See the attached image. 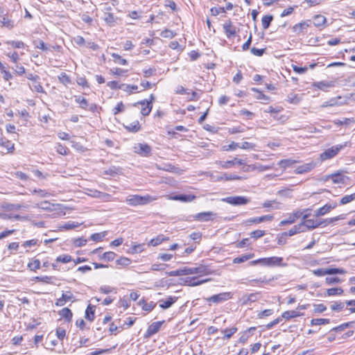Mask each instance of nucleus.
<instances>
[{"label":"nucleus","instance_id":"nucleus-1","mask_svg":"<svg viewBox=\"0 0 355 355\" xmlns=\"http://www.w3.org/2000/svg\"><path fill=\"white\" fill-rule=\"evenodd\" d=\"M283 258L279 257H272L267 258H261L257 260L252 261L249 263L250 266L261 265L263 266L274 267L285 266L282 264Z\"/></svg>","mask_w":355,"mask_h":355},{"label":"nucleus","instance_id":"nucleus-2","mask_svg":"<svg viewBox=\"0 0 355 355\" xmlns=\"http://www.w3.org/2000/svg\"><path fill=\"white\" fill-rule=\"evenodd\" d=\"M154 200H155V198L151 197L149 195H146L145 196L134 195L127 198L126 202L129 205L137 206L146 205L150 202H152Z\"/></svg>","mask_w":355,"mask_h":355},{"label":"nucleus","instance_id":"nucleus-3","mask_svg":"<svg viewBox=\"0 0 355 355\" xmlns=\"http://www.w3.org/2000/svg\"><path fill=\"white\" fill-rule=\"evenodd\" d=\"M183 275L196 274L198 277L210 274V270L204 265H200L197 267H184L182 268Z\"/></svg>","mask_w":355,"mask_h":355},{"label":"nucleus","instance_id":"nucleus-4","mask_svg":"<svg viewBox=\"0 0 355 355\" xmlns=\"http://www.w3.org/2000/svg\"><path fill=\"white\" fill-rule=\"evenodd\" d=\"M347 146V142L344 143L343 144L337 145L335 146H332L327 150H325L323 153H322L320 155V159L322 161H324L327 159H329L335 157L339 151L346 147Z\"/></svg>","mask_w":355,"mask_h":355},{"label":"nucleus","instance_id":"nucleus-5","mask_svg":"<svg viewBox=\"0 0 355 355\" xmlns=\"http://www.w3.org/2000/svg\"><path fill=\"white\" fill-rule=\"evenodd\" d=\"M233 297V293L231 292H223L214 295L209 297L205 298L206 302L215 304L222 303Z\"/></svg>","mask_w":355,"mask_h":355},{"label":"nucleus","instance_id":"nucleus-6","mask_svg":"<svg viewBox=\"0 0 355 355\" xmlns=\"http://www.w3.org/2000/svg\"><path fill=\"white\" fill-rule=\"evenodd\" d=\"M151 147L147 144L138 143L133 146V151L141 157H149L151 155Z\"/></svg>","mask_w":355,"mask_h":355},{"label":"nucleus","instance_id":"nucleus-7","mask_svg":"<svg viewBox=\"0 0 355 355\" xmlns=\"http://www.w3.org/2000/svg\"><path fill=\"white\" fill-rule=\"evenodd\" d=\"M222 200L234 206L246 205L250 202L248 198L240 196H229L223 198Z\"/></svg>","mask_w":355,"mask_h":355},{"label":"nucleus","instance_id":"nucleus-8","mask_svg":"<svg viewBox=\"0 0 355 355\" xmlns=\"http://www.w3.org/2000/svg\"><path fill=\"white\" fill-rule=\"evenodd\" d=\"M259 295L258 293L244 294L239 299L238 303L241 306L250 305L252 302H257L259 300Z\"/></svg>","mask_w":355,"mask_h":355},{"label":"nucleus","instance_id":"nucleus-9","mask_svg":"<svg viewBox=\"0 0 355 355\" xmlns=\"http://www.w3.org/2000/svg\"><path fill=\"white\" fill-rule=\"evenodd\" d=\"M180 280L182 281V284H184L185 286H197L201 285L205 282H207L208 281H209V279H205L199 280L198 277H184V278H181Z\"/></svg>","mask_w":355,"mask_h":355},{"label":"nucleus","instance_id":"nucleus-10","mask_svg":"<svg viewBox=\"0 0 355 355\" xmlns=\"http://www.w3.org/2000/svg\"><path fill=\"white\" fill-rule=\"evenodd\" d=\"M216 216V214L212 212V211H205V212H200L196 215H194L193 217L194 220L200 221V222H207L212 220L215 218Z\"/></svg>","mask_w":355,"mask_h":355},{"label":"nucleus","instance_id":"nucleus-11","mask_svg":"<svg viewBox=\"0 0 355 355\" xmlns=\"http://www.w3.org/2000/svg\"><path fill=\"white\" fill-rule=\"evenodd\" d=\"M164 322V320L163 321H158L152 323L150 325L148 326L146 332L144 334L145 338H149L153 335L155 334L159 331L160 329L162 324Z\"/></svg>","mask_w":355,"mask_h":355},{"label":"nucleus","instance_id":"nucleus-12","mask_svg":"<svg viewBox=\"0 0 355 355\" xmlns=\"http://www.w3.org/2000/svg\"><path fill=\"white\" fill-rule=\"evenodd\" d=\"M336 85V80H322L320 82H315L313 86L320 90L326 91L327 88L334 87Z\"/></svg>","mask_w":355,"mask_h":355},{"label":"nucleus","instance_id":"nucleus-13","mask_svg":"<svg viewBox=\"0 0 355 355\" xmlns=\"http://www.w3.org/2000/svg\"><path fill=\"white\" fill-rule=\"evenodd\" d=\"M178 297L175 296H168L165 300L162 299L159 300V306L163 309H167L170 308L176 301Z\"/></svg>","mask_w":355,"mask_h":355},{"label":"nucleus","instance_id":"nucleus-14","mask_svg":"<svg viewBox=\"0 0 355 355\" xmlns=\"http://www.w3.org/2000/svg\"><path fill=\"white\" fill-rule=\"evenodd\" d=\"M137 104L141 105V114L144 116H148L152 110L153 105H150V102H148V100H144L139 101L134 104L136 106Z\"/></svg>","mask_w":355,"mask_h":355},{"label":"nucleus","instance_id":"nucleus-15","mask_svg":"<svg viewBox=\"0 0 355 355\" xmlns=\"http://www.w3.org/2000/svg\"><path fill=\"white\" fill-rule=\"evenodd\" d=\"M224 32L227 38L234 37L236 33V28L232 25V21H229L223 24Z\"/></svg>","mask_w":355,"mask_h":355},{"label":"nucleus","instance_id":"nucleus-16","mask_svg":"<svg viewBox=\"0 0 355 355\" xmlns=\"http://www.w3.org/2000/svg\"><path fill=\"white\" fill-rule=\"evenodd\" d=\"M244 163L245 162L243 159H238V158H234L232 160H229V161H226V162H222V161L217 162V164H219L223 168H230L232 167V166H234L235 164H238L239 165H243V164H244Z\"/></svg>","mask_w":355,"mask_h":355},{"label":"nucleus","instance_id":"nucleus-17","mask_svg":"<svg viewBox=\"0 0 355 355\" xmlns=\"http://www.w3.org/2000/svg\"><path fill=\"white\" fill-rule=\"evenodd\" d=\"M315 164L313 162L304 164L297 166L295 170V173L296 174H303L307 173L311 171L315 167Z\"/></svg>","mask_w":355,"mask_h":355},{"label":"nucleus","instance_id":"nucleus-18","mask_svg":"<svg viewBox=\"0 0 355 355\" xmlns=\"http://www.w3.org/2000/svg\"><path fill=\"white\" fill-rule=\"evenodd\" d=\"M310 24L311 21L309 20L297 24L293 27V32L297 34L304 33L310 26Z\"/></svg>","mask_w":355,"mask_h":355},{"label":"nucleus","instance_id":"nucleus-19","mask_svg":"<svg viewBox=\"0 0 355 355\" xmlns=\"http://www.w3.org/2000/svg\"><path fill=\"white\" fill-rule=\"evenodd\" d=\"M300 223L302 224L304 228H305V232L307 230H313L320 227L319 220L314 219H307Z\"/></svg>","mask_w":355,"mask_h":355},{"label":"nucleus","instance_id":"nucleus-20","mask_svg":"<svg viewBox=\"0 0 355 355\" xmlns=\"http://www.w3.org/2000/svg\"><path fill=\"white\" fill-rule=\"evenodd\" d=\"M196 198V196L191 194H180V195H175L172 197H171V200H179L181 202H191Z\"/></svg>","mask_w":355,"mask_h":355},{"label":"nucleus","instance_id":"nucleus-21","mask_svg":"<svg viewBox=\"0 0 355 355\" xmlns=\"http://www.w3.org/2000/svg\"><path fill=\"white\" fill-rule=\"evenodd\" d=\"M249 169L251 171H257L259 172H263L267 170L273 168V165H262L259 163H256L248 166Z\"/></svg>","mask_w":355,"mask_h":355},{"label":"nucleus","instance_id":"nucleus-22","mask_svg":"<svg viewBox=\"0 0 355 355\" xmlns=\"http://www.w3.org/2000/svg\"><path fill=\"white\" fill-rule=\"evenodd\" d=\"M156 168L159 170L171 172V173H178V168L175 167L171 163L163 164H156Z\"/></svg>","mask_w":355,"mask_h":355},{"label":"nucleus","instance_id":"nucleus-23","mask_svg":"<svg viewBox=\"0 0 355 355\" xmlns=\"http://www.w3.org/2000/svg\"><path fill=\"white\" fill-rule=\"evenodd\" d=\"M345 216V214H341V215H339L336 217L324 219L321 221H319L320 226L325 227V226L328 225L329 224H331V223H334L336 221H338L339 220L344 219Z\"/></svg>","mask_w":355,"mask_h":355},{"label":"nucleus","instance_id":"nucleus-24","mask_svg":"<svg viewBox=\"0 0 355 355\" xmlns=\"http://www.w3.org/2000/svg\"><path fill=\"white\" fill-rule=\"evenodd\" d=\"M305 228H304V226L302 224L300 223L297 225H295L293 227H292L291 230H289L288 232H284V234L286 236H293L297 233L300 232H304Z\"/></svg>","mask_w":355,"mask_h":355},{"label":"nucleus","instance_id":"nucleus-25","mask_svg":"<svg viewBox=\"0 0 355 355\" xmlns=\"http://www.w3.org/2000/svg\"><path fill=\"white\" fill-rule=\"evenodd\" d=\"M139 305L141 306L143 310L150 311L156 306V303L153 301L147 302L146 300L143 298L139 300Z\"/></svg>","mask_w":355,"mask_h":355},{"label":"nucleus","instance_id":"nucleus-26","mask_svg":"<svg viewBox=\"0 0 355 355\" xmlns=\"http://www.w3.org/2000/svg\"><path fill=\"white\" fill-rule=\"evenodd\" d=\"M303 313H300L295 310L286 311L282 313V318L286 320H290L291 318H297L303 315Z\"/></svg>","mask_w":355,"mask_h":355},{"label":"nucleus","instance_id":"nucleus-27","mask_svg":"<svg viewBox=\"0 0 355 355\" xmlns=\"http://www.w3.org/2000/svg\"><path fill=\"white\" fill-rule=\"evenodd\" d=\"M335 206H331L330 204H326L323 207H320L318 210L315 211V216H324L326 214L329 213L331 209H334Z\"/></svg>","mask_w":355,"mask_h":355},{"label":"nucleus","instance_id":"nucleus-28","mask_svg":"<svg viewBox=\"0 0 355 355\" xmlns=\"http://www.w3.org/2000/svg\"><path fill=\"white\" fill-rule=\"evenodd\" d=\"M107 85L112 89H120L123 91H128L129 88L128 84H121L119 85L116 81H110L107 83Z\"/></svg>","mask_w":355,"mask_h":355},{"label":"nucleus","instance_id":"nucleus-29","mask_svg":"<svg viewBox=\"0 0 355 355\" xmlns=\"http://www.w3.org/2000/svg\"><path fill=\"white\" fill-rule=\"evenodd\" d=\"M104 21L108 24L110 26H113L116 23V18L114 16V15L109 12H105L104 13L103 17Z\"/></svg>","mask_w":355,"mask_h":355},{"label":"nucleus","instance_id":"nucleus-30","mask_svg":"<svg viewBox=\"0 0 355 355\" xmlns=\"http://www.w3.org/2000/svg\"><path fill=\"white\" fill-rule=\"evenodd\" d=\"M264 208H271L274 209H279L281 208V203L275 200H267L262 205Z\"/></svg>","mask_w":355,"mask_h":355},{"label":"nucleus","instance_id":"nucleus-31","mask_svg":"<svg viewBox=\"0 0 355 355\" xmlns=\"http://www.w3.org/2000/svg\"><path fill=\"white\" fill-rule=\"evenodd\" d=\"M329 178L334 184L343 183L345 180V176L340 173H333L329 176Z\"/></svg>","mask_w":355,"mask_h":355},{"label":"nucleus","instance_id":"nucleus-32","mask_svg":"<svg viewBox=\"0 0 355 355\" xmlns=\"http://www.w3.org/2000/svg\"><path fill=\"white\" fill-rule=\"evenodd\" d=\"M254 256V254L253 253H250L248 254H243L241 256L235 257L233 259V263H241L245 262V261L253 258Z\"/></svg>","mask_w":355,"mask_h":355},{"label":"nucleus","instance_id":"nucleus-33","mask_svg":"<svg viewBox=\"0 0 355 355\" xmlns=\"http://www.w3.org/2000/svg\"><path fill=\"white\" fill-rule=\"evenodd\" d=\"M29 87L31 89L35 91L37 93H44V90L40 82V80L33 81L32 85H29Z\"/></svg>","mask_w":355,"mask_h":355},{"label":"nucleus","instance_id":"nucleus-34","mask_svg":"<svg viewBox=\"0 0 355 355\" xmlns=\"http://www.w3.org/2000/svg\"><path fill=\"white\" fill-rule=\"evenodd\" d=\"M326 17L321 15H315L313 18V24L316 27L323 26L326 22Z\"/></svg>","mask_w":355,"mask_h":355},{"label":"nucleus","instance_id":"nucleus-35","mask_svg":"<svg viewBox=\"0 0 355 355\" xmlns=\"http://www.w3.org/2000/svg\"><path fill=\"white\" fill-rule=\"evenodd\" d=\"M95 306H91L90 304L86 309L85 318L89 321H93L94 319Z\"/></svg>","mask_w":355,"mask_h":355},{"label":"nucleus","instance_id":"nucleus-36","mask_svg":"<svg viewBox=\"0 0 355 355\" xmlns=\"http://www.w3.org/2000/svg\"><path fill=\"white\" fill-rule=\"evenodd\" d=\"M61 317L64 318L67 321L70 322L71 320L73 313L68 308H64L60 311Z\"/></svg>","mask_w":355,"mask_h":355},{"label":"nucleus","instance_id":"nucleus-37","mask_svg":"<svg viewBox=\"0 0 355 355\" xmlns=\"http://www.w3.org/2000/svg\"><path fill=\"white\" fill-rule=\"evenodd\" d=\"M125 128L132 132H137L140 130L141 126L138 121H135L125 126Z\"/></svg>","mask_w":355,"mask_h":355},{"label":"nucleus","instance_id":"nucleus-38","mask_svg":"<svg viewBox=\"0 0 355 355\" xmlns=\"http://www.w3.org/2000/svg\"><path fill=\"white\" fill-rule=\"evenodd\" d=\"M273 19L272 15H264L261 19V24L263 29H268Z\"/></svg>","mask_w":355,"mask_h":355},{"label":"nucleus","instance_id":"nucleus-39","mask_svg":"<svg viewBox=\"0 0 355 355\" xmlns=\"http://www.w3.org/2000/svg\"><path fill=\"white\" fill-rule=\"evenodd\" d=\"M237 331V328L234 327L230 329H225L221 330V332L224 334V339H230L236 332Z\"/></svg>","mask_w":355,"mask_h":355},{"label":"nucleus","instance_id":"nucleus-40","mask_svg":"<svg viewBox=\"0 0 355 355\" xmlns=\"http://www.w3.org/2000/svg\"><path fill=\"white\" fill-rule=\"evenodd\" d=\"M241 179H242V178L240 176H238L234 174H227V173H224L223 176L218 178V180H225V181L241 180Z\"/></svg>","mask_w":355,"mask_h":355},{"label":"nucleus","instance_id":"nucleus-41","mask_svg":"<svg viewBox=\"0 0 355 355\" xmlns=\"http://www.w3.org/2000/svg\"><path fill=\"white\" fill-rule=\"evenodd\" d=\"M75 101L80 105V107L83 109H87L89 106L88 101L86 98L82 96H75Z\"/></svg>","mask_w":355,"mask_h":355},{"label":"nucleus","instance_id":"nucleus-42","mask_svg":"<svg viewBox=\"0 0 355 355\" xmlns=\"http://www.w3.org/2000/svg\"><path fill=\"white\" fill-rule=\"evenodd\" d=\"M115 257L116 254L114 252L110 251L103 253L99 257V259L107 261H111L114 259Z\"/></svg>","mask_w":355,"mask_h":355},{"label":"nucleus","instance_id":"nucleus-43","mask_svg":"<svg viewBox=\"0 0 355 355\" xmlns=\"http://www.w3.org/2000/svg\"><path fill=\"white\" fill-rule=\"evenodd\" d=\"M58 80L65 86L71 83L70 77L64 72L60 73V75L58 76Z\"/></svg>","mask_w":355,"mask_h":355},{"label":"nucleus","instance_id":"nucleus-44","mask_svg":"<svg viewBox=\"0 0 355 355\" xmlns=\"http://www.w3.org/2000/svg\"><path fill=\"white\" fill-rule=\"evenodd\" d=\"M111 56L114 58V61L121 65H126L128 64V61L125 59L122 58L121 55L117 53H112Z\"/></svg>","mask_w":355,"mask_h":355},{"label":"nucleus","instance_id":"nucleus-45","mask_svg":"<svg viewBox=\"0 0 355 355\" xmlns=\"http://www.w3.org/2000/svg\"><path fill=\"white\" fill-rule=\"evenodd\" d=\"M330 320L328 318H314L311 320V325H322L329 324Z\"/></svg>","mask_w":355,"mask_h":355},{"label":"nucleus","instance_id":"nucleus-46","mask_svg":"<svg viewBox=\"0 0 355 355\" xmlns=\"http://www.w3.org/2000/svg\"><path fill=\"white\" fill-rule=\"evenodd\" d=\"M1 23L2 25L9 29H11L14 27V21L10 20L8 17L3 16L1 19Z\"/></svg>","mask_w":355,"mask_h":355},{"label":"nucleus","instance_id":"nucleus-47","mask_svg":"<svg viewBox=\"0 0 355 355\" xmlns=\"http://www.w3.org/2000/svg\"><path fill=\"white\" fill-rule=\"evenodd\" d=\"M35 279L37 282H41L46 284H53V282L51 281L52 279H56L55 277L51 276H42V277H35Z\"/></svg>","mask_w":355,"mask_h":355},{"label":"nucleus","instance_id":"nucleus-48","mask_svg":"<svg viewBox=\"0 0 355 355\" xmlns=\"http://www.w3.org/2000/svg\"><path fill=\"white\" fill-rule=\"evenodd\" d=\"M296 162H297V161L293 160V159H282L278 162V165L282 168H286L290 166H292L293 164H294Z\"/></svg>","mask_w":355,"mask_h":355},{"label":"nucleus","instance_id":"nucleus-49","mask_svg":"<svg viewBox=\"0 0 355 355\" xmlns=\"http://www.w3.org/2000/svg\"><path fill=\"white\" fill-rule=\"evenodd\" d=\"M355 200V192L351 195H346L343 196L340 200V205H346L347 203H349Z\"/></svg>","mask_w":355,"mask_h":355},{"label":"nucleus","instance_id":"nucleus-50","mask_svg":"<svg viewBox=\"0 0 355 355\" xmlns=\"http://www.w3.org/2000/svg\"><path fill=\"white\" fill-rule=\"evenodd\" d=\"M6 43L15 49H24L26 46V44L21 41L8 40L6 41Z\"/></svg>","mask_w":355,"mask_h":355},{"label":"nucleus","instance_id":"nucleus-51","mask_svg":"<svg viewBox=\"0 0 355 355\" xmlns=\"http://www.w3.org/2000/svg\"><path fill=\"white\" fill-rule=\"evenodd\" d=\"M343 293L341 288H331L327 290V293L329 296L340 295Z\"/></svg>","mask_w":355,"mask_h":355},{"label":"nucleus","instance_id":"nucleus-52","mask_svg":"<svg viewBox=\"0 0 355 355\" xmlns=\"http://www.w3.org/2000/svg\"><path fill=\"white\" fill-rule=\"evenodd\" d=\"M28 268L33 271H36L40 268V261L39 259H34L28 263Z\"/></svg>","mask_w":355,"mask_h":355},{"label":"nucleus","instance_id":"nucleus-53","mask_svg":"<svg viewBox=\"0 0 355 355\" xmlns=\"http://www.w3.org/2000/svg\"><path fill=\"white\" fill-rule=\"evenodd\" d=\"M300 101V98L296 94L291 93L287 96V101L290 103L297 104Z\"/></svg>","mask_w":355,"mask_h":355},{"label":"nucleus","instance_id":"nucleus-54","mask_svg":"<svg viewBox=\"0 0 355 355\" xmlns=\"http://www.w3.org/2000/svg\"><path fill=\"white\" fill-rule=\"evenodd\" d=\"M0 145L5 147L9 153H12L15 149L14 144L10 141H0Z\"/></svg>","mask_w":355,"mask_h":355},{"label":"nucleus","instance_id":"nucleus-55","mask_svg":"<svg viewBox=\"0 0 355 355\" xmlns=\"http://www.w3.org/2000/svg\"><path fill=\"white\" fill-rule=\"evenodd\" d=\"M164 240L165 238L163 235H159L156 238L151 239L150 244L153 246H157L162 243Z\"/></svg>","mask_w":355,"mask_h":355},{"label":"nucleus","instance_id":"nucleus-56","mask_svg":"<svg viewBox=\"0 0 355 355\" xmlns=\"http://www.w3.org/2000/svg\"><path fill=\"white\" fill-rule=\"evenodd\" d=\"M72 260V257L69 254H61L56 259L58 262L60 263H69Z\"/></svg>","mask_w":355,"mask_h":355},{"label":"nucleus","instance_id":"nucleus-57","mask_svg":"<svg viewBox=\"0 0 355 355\" xmlns=\"http://www.w3.org/2000/svg\"><path fill=\"white\" fill-rule=\"evenodd\" d=\"M116 264L121 266H128L131 263V260L127 257H121L116 260Z\"/></svg>","mask_w":355,"mask_h":355},{"label":"nucleus","instance_id":"nucleus-58","mask_svg":"<svg viewBox=\"0 0 355 355\" xmlns=\"http://www.w3.org/2000/svg\"><path fill=\"white\" fill-rule=\"evenodd\" d=\"M354 122V119L353 118H344L343 120H336L335 121V124L336 125H349L351 123Z\"/></svg>","mask_w":355,"mask_h":355},{"label":"nucleus","instance_id":"nucleus-59","mask_svg":"<svg viewBox=\"0 0 355 355\" xmlns=\"http://www.w3.org/2000/svg\"><path fill=\"white\" fill-rule=\"evenodd\" d=\"M327 275L345 274L346 271L343 268H327Z\"/></svg>","mask_w":355,"mask_h":355},{"label":"nucleus","instance_id":"nucleus-60","mask_svg":"<svg viewBox=\"0 0 355 355\" xmlns=\"http://www.w3.org/2000/svg\"><path fill=\"white\" fill-rule=\"evenodd\" d=\"M116 289L110 286H102L100 287L99 291L103 294H109L112 292L116 293Z\"/></svg>","mask_w":355,"mask_h":355},{"label":"nucleus","instance_id":"nucleus-61","mask_svg":"<svg viewBox=\"0 0 355 355\" xmlns=\"http://www.w3.org/2000/svg\"><path fill=\"white\" fill-rule=\"evenodd\" d=\"M120 169L116 166H111L107 170L104 171L105 175H114L119 173Z\"/></svg>","mask_w":355,"mask_h":355},{"label":"nucleus","instance_id":"nucleus-62","mask_svg":"<svg viewBox=\"0 0 355 355\" xmlns=\"http://www.w3.org/2000/svg\"><path fill=\"white\" fill-rule=\"evenodd\" d=\"M345 307V304L343 302H335L331 306V309L334 311H340Z\"/></svg>","mask_w":355,"mask_h":355},{"label":"nucleus","instance_id":"nucleus-63","mask_svg":"<svg viewBox=\"0 0 355 355\" xmlns=\"http://www.w3.org/2000/svg\"><path fill=\"white\" fill-rule=\"evenodd\" d=\"M175 33L169 30V29H165L164 31H162L160 33V35L163 37H166V38H173L174 36H175Z\"/></svg>","mask_w":355,"mask_h":355},{"label":"nucleus","instance_id":"nucleus-64","mask_svg":"<svg viewBox=\"0 0 355 355\" xmlns=\"http://www.w3.org/2000/svg\"><path fill=\"white\" fill-rule=\"evenodd\" d=\"M264 234H265V231L260 230L252 231L250 233L251 237L254 238L255 239L262 237Z\"/></svg>","mask_w":355,"mask_h":355}]
</instances>
